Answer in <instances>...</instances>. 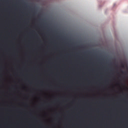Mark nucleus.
I'll return each instance as SVG.
<instances>
[{"label": "nucleus", "mask_w": 128, "mask_h": 128, "mask_svg": "<svg viewBox=\"0 0 128 128\" xmlns=\"http://www.w3.org/2000/svg\"><path fill=\"white\" fill-rule=\"evenodd\" d=\"M121 72H122V74H124V71L122 70H121Z\"/></svg>", "instance_id": "f257e3e1"}]
</instances>
